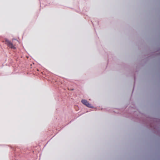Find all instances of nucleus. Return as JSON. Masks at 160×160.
Here are the masks:
<instances>
[{
  "label": "nucleus",
  "mask_w": 160,
  "mask_h": 160,
  "mask_svg": "<svg viewBox=\"0 0 160 160\" xmlns=\"http://www.w3.org/2000/svg\"><path fill=\"white\" fill-rule=\"evenodd\" d=\"M5 43L10 48L13 49H15L16 48V47H15V45L13 44L12 42H11L10 41L7 39L5 40Z\"/></svg>",
  "instance_id": "obj_1"
},
{
  "label": "nucleus",
  "mask_w": 160,
  "mask_h": 160,
  "mask_svg": "<svg viewBox=\"0 0 160 160\" xmlns=\"http://www.w3.org/2000/svg\"><path fill=\"white\" fill-rule=\"evenodd\" d=\"M81 102L84 105L88 107L91 108V105L86 100L82 99L81 101Z\"/></svg>",
  "instance_id": "obj_2"
}]
</instances>
